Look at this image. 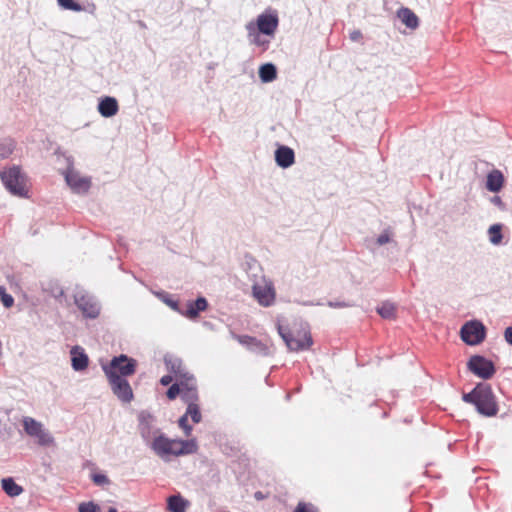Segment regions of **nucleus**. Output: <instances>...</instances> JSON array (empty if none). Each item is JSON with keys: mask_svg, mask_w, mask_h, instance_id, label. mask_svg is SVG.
I'll return each instance as SVG.
<instances>
[{"mask_svg": "<svg viewBox=\"0 0 512 512\" xmlns=\"http://www.w3.org/2000/svg\"><path fill=\"white\" fill-rule=\"evenodd\" d=\"M294 512H319L318 508L312 503L299 502Z\"/></svg>", "mask_w": 512, "mask_h": 512, "instance_id": "34", "label": "nucleus"}, {"mask_svg": "<svg viewBox=\"0 0 512 512\" xmlns=\"http://www.w3.org/2000/svg\"><path fill=\"white\" fill-rule=\"evenodd\" d=\"M92 480L96 485H105L109 483V479L104 474H94Z\"/></svg>", "mask_w": 512, "mask_h": 512, "instance_id": "38", "label": "nucleus"}, {"mask_svg": "<svg viewBox=\"0 0 512 512\" xmlns=\"http://www.w3.org/2000/svg\"><path fill=\"white\" fill-rule=\"evenodd\" d=\"M1 486L4 492L10 497L19 496L23 492V488L18 485L13 478H4L1 481Z\"/></svg>", "mask_w": 512, "mask_h": 512, "instance_id": "25", "label": "nucleus"}, {"mask_svg": "<svg viewBox=\"0 0 512 512\" xmlns=\"http://www.w3.org/2000/svg\"><path fill=\"white\" fill-rule=\"evenodd\" d=\"M151 448L158 456L165 457L193 454L197 451L198 445L195 439L177 440L159 435L152 441Z\"/></svg>", "mask_w": 512, "mask_h": 512, "instance_id": "2", "label": "nucleus"}, {"mask_svg": "<svg viewBox=\"0 0 512 512\" xmlns=\"http://www.w3.org/2000/svg\"><path fill=\"white\" fill-rule=\"evenodd\" d=\"M119 111L118 101L114 97L105 96L99 100L98 112L105 118L115 116Z\"/></svg>", "mask_w": 512, "mask_h": 512, "instance_id": "14", "label": "nucleus"}, {"mask_svg": "<svg viewBox=\"0 0 512 512\" xmlns=\"http://www.w3.org/2000/svg\"><path fill=\"white\" fill-rule=\"evenodd\" d=\"M0 298H1V301H2L3 305L6 308H10V307L13 306L14 299H13V297L10 294L6 293V289L3 286H0Z\"/></svg>", "mask_w": 512, "mask_h": 512, "instance_id": "33", "label": "nucleus"}, {"mask_svg": "<svg viewBox=\"0 0 512 512\" xmlns=\"http://www.w3.org/2000/svg\"><path fill=\"white\" fill-rule=\"evenodd\" d=\"M57 4L61 9L73 12H92L93 10H95V5L93 3L88 4V6L85 7L81 5L77 0H57Z\"/></svg>", "mask_w": 512, "mask_h": 512, "instance_id": "21", "label": "nucleus"}, {"mask_svg": "<svg viewBox=\"0 0 512 512\" xmlns=\"http://www.w3.org/2000/svg\"><path fill=\"white\" fill-rule=\"evenodd\" d=\"M181 388H180V385L177 384V383H174L173 385L170 386V388L167 390V397L168 399L170 400H174L177 396L180 395L181 393Z\"/></svg>", "mask_w": 512, "mask_h": 512, "instance_id": "37", "label": "nucleus"}, {"mask_svg": "<svg viewBox=\"0 0 512 512\" xmlns=\"http://www.w3.org/2000/svg\"><path fill=\"white\" fill-rule=\"evenodd\" d=\"M277 330L290 351L308 349L312 345L311 335L305 329L288 330L278 324Z\"/></svg>", "mask_w": 512, "mask_h": 512, "instance_id": "6", "label": "nucleus"}, {"mask_svg": "<svg viewBox=\"0 0 512 512\" xmlns=\"http://www.w3.org/2000/svg\"><path fill=\"white\" fill-rule=\"evenodd\" d=\"M254 298L264 307L272 305L275 301V290L268 282L255 283L252 287Z\"/></svg>", "mask_w": 512, "mask_h": 512, "instance_id": "12", "label": "nucleus"}, {"mask_svg": "<svg viewBox=\"0 0 512 512\" xmlns=\"http://www.w3.org/2000/svg\"><path fill=\"white\" fill-rule=\"evenodd\" d=\"M349 37L353 42H358L362 39V33L360 30H353L350 32Z\"/></svg>", "mask_w": 512, "mask_h": 512, "instance_id": "39", "label": "nucleus"}, {"mask_svg": "<svg viewBox=\"0 0 512 512\" xmlns=\"http://www.w3.org/2000/svg\"><path fill=\"white\" fill-rule=\"evenodd\" d=\"M245 29L247 31V37L249 39V42L253 45H256L258 47L263 48L264 50L267 49L270 41L268 39H265L262 35V33L258 32L254 28V22L250 21L245 25Z\"/></svg>", "mask_w": 512, "mask_h": 512, "instance_id": "16", "label": "nucleus"}, {"mask_svg": "<svg viewBox=\"0 0 512 512\" xmlns=\"http://www.w3.org/2000/svg\"><path fill=\"white\" fill-rule=\"evenodd\" d=\"M207 307V300L204 297H199L195 301L188 302L186 304V309L182 312V314L190 319H194L199 315L200 312L205 311Z\"/></svg>", "mask_w": 512, "mask_h": 512, "instance_id": "17", "label": "nucleus"}, {"mask_svg": "<svg viewBox=\"0 0 512 512\" xmlns=\"http://www.w3.org/2000/svg\"><path fill=\"white\" fill-rule=\"evenodd\" d=\"M167 505L170 512H185L189 503L180 495H173L168 498Z\"/></svg>", "mask_w": 512, "mask_h": 512, "instance_id": "24", "label": "nucleus"}, {"mask_svg": "<svg viewBox=\"0 0 512 512\" xmlns=\"http://www.w3.org/2000/svg\"><path fill=\"white\" fill-rule=\"evenodd\" d=\"M15 149V141L12 138H0V159L9 157Z\"/></svg>", "mask_w": 512, "mask_h": 512, "instance_id": "27", "label": "nucleus"}, {"mask_svg": "<svg viewBox=\"0 0 512 512\" xmlns=\"http://www.w3.org/2000/svg\"><path fill=\"white\" fill-rule=\"evenodd\" d=\"M180 396L188 405H190V403H197V401H198L197 387L181 390Z\"/></svg>", "mask_w": 512, "mask_h": 512, "instance_id": "29", "label": "nucleus"}, {"mask_svg": "<svg viewBox=\"0 0 512 512\" xmlns=\"http://www.w3.org/2000/svg\"><path fill=\"white\" fill-rule=\"evenodd\" d=\"M461 339L468 345H478L486 335V329L481 322L470 321L461 328Z\"/></svg>", "mask_w": 512, "mask_h": 512, "instance_id": "9", "label": "nucleus"}, {"mask_svg": "<svg viewBox=\"0 0 512 512\" xmlns=\"http://www.w3.org/2000/svg\"><path fill=\"white\" fill-rule=\"evenodd\" d=\"M72 355V367L76 371H81L88 366V356L79 347H73L71 349Z\"/></svg>", "mask_w": 512, "mask_h": 512, "instance_id": "20", "label": "nucleus"}, {"mask_svg": "<svg viewBox=\"0 0 512 512\" xmlns=\"http://www.w3.org/2000/svg\"><path fill=\"white\" fill-rule=\"evenodd\" d=\"M25 432L36 439L40 446H51L54 444V438L47 432L43 425L32 417H24L22 420Z\"/></svg>", "mask_w": 512, "mask_h": 512, "instance_id": "7", "label": "nucleus"}, {"mask_svg": "<svg viewBox=\"0 0 512 512\" xmlns=\"http://www.w3.org/2000/svg\"><path fill=\"white\" fill-rule=\"evenodd\" d=\"M187 417L190 416L194 423H199L202 419L201 412L197 403H190L187 406L186 413Z\"/></svg>", "mask_w": 512, "mask_h": 512, "instance_id": "31", "label": "nucleus"}, {"mask_svg": "<svg viewBox=\"0 0 512 512\" xmlns=\"http://www.w3.org/2000/svg\"><path fill=\"white\" fill-rule=\"evenodd\" d=\"M467 367L474 375L485 380L491 379L496 372L493 362L480 355L472 356Z\"/></svg>", "mask_w": 512, "mask_h": 512, "instance_id": "8", "label": "nucleus"}, {"mask_svg": "<svg viewBox=\"0 0 512 512\" xmlns=\"http://www.w3.org/2000/svg\"><path fill=\"white\" fill-rule=\"evenodd\" d=\"M255 497H256L257 499H262V498H263V496H262L261 492H257V493H255Z\"/></svg>", "mask_w": 512, "mask_h": 512, "instance_id": "43", "label": "nucleus"}, {"mask_svg": "<svg viewBox=\"0 0 512 512\" xmlns=\"http://www.w3.org/2000/svg\"><path fill=\"white\" fill-rule=\"evenodd\" d=\"M377 312L386 319H391L395 317L396 308L391 303H383L381 306L377 308Z\"/></svg>", "mask_w": 512, "mask_h": 512, "instance_id": "30", "label": "nucleus"}, {"mask_svg": "<svg viewBox=\"0 0 512 512\" xmlns=\"http://www.w3.org/2000/svg\"><path fill=\"white\" fill-rule=\"evenodd\" d=\"M504 184V176L501 171L494 169L487 175L486 188L490 192H499Z\"/></svg>", "mask_w": 512, "mask_h": 512, "instance_id": "19", "label": "nucleus"}, {"mask_svg": "<svg viewBox=\"0 0 512 512\" xmlns=\"http://www.w3.org/2000/svg\"><path fill=\"white\" fill-rule=\"evenodd\" d=\"M173 379H175L172 375H164L161 379H160V383L163 385V386H167L169 385Z\"/></svg>", "mask_w": 512, "mask_h": 512, "instance_id": "41", "label": "nucleus"}, {"mask_svg": "<svg viewBox=\"0 0 512 512\" xmlns=\"http://www.w3.org/2000/svg\"><path fill=\"white\" fill-rule=\"evenodd\" d=\"M165 366L166 369L173 374L175 380L181 378L183 374L189 373L187 368L184 366L183 362L178 358L166 357Z\"/></svg>", "mask_w": 512, "mask_h": 512, "instance_id": "18", "label": "nucleus"}, {"mask_svg": "<svg viewBox=\"0 0 512 512\" xmlns=\"http://www.w3.org/2000/svg\"><path fill=\"white\" fill-rule=\"evenodd\" d=\"M57 155L62 157L66 163V169L62 174L69 188L73 193L86 194L92 185L91 177L82 175L74 168V159L71 155L60 152H57Z\"/></svg>", "mask_w": 512, "mask_h": 512, "instance_id": "3", "label": "nucleus"}, {"mask_svg": "<svg viewBox=\"0 0 512 512\" xmlns=\"http://www.w3.org/2000/svg\"><path fill=\"white\" fill-rule=\"evenodd\" d=\"M398 18L410 29H416L419 25V20L416 14L409 8H401L397 12Z\"/></svg>", "mask_w": 512, "mask_h": 512, "instance_id": "22", "label": "nucleus"}, {"mask_svg": "<svg viewBox=\"0 0 512 512\" xmlns=\"http://www.w3.org/2000/svg\"><path fill=\"white\" fill-rule=\"evenodd\" d=\"M234 338L249 351L261 356H268L272 352V342L262 341L249 335H235Z\"/></svg>", "mask_w": 512, "mask_h": 512, "instance_id": "10", "label": "nucleus"}, {"mask_svg": "<svg viewBox=\"0 0 512 512\" xmlns=\"http://www.w3.org/2000/svg\"><path fill=\"white\" fill-rule=\"evenodd\" d=\"M136 367V361L126 356L125 361H119L117 366L113 368L115 374L120 377L130 376L134 374Z\"/></svg>", "mask_w": 512, "mask_h": 512, "instance_id": "23", "label": "nucleus"}, {"mask_svg": "<svg viewBox=\"0 0 512 512\" xmlns=\"http://www.w3.org/2000/svg\"><path fill=\"white\" fill-rule=\"evenodd\" d=\"M259 77H260L261 81L264 83H269V82L274 81L277 77L276 67L271 63L262 65L259 68Z\"/></svg>", "mask_w": 512, "mask_h": 512, "instance_id": "26", "label": "nucleus"}, {"mask_svg": "<svg viewBox=\"0 0 512 512\" xmlns=\"http://www.w3.org/2000/svg\"><path fill=\"white\" fill-rule=\"evenodd\" d=\"M126 355H120L118 357H114L108 366H104L103 369L105 371L106 376L109 379V382L112 386V390L114 394L123 402H130L133 398L132 389L127 380L120 377L118 374H115L113 368L117 366L119 361H125Z\"/></svg>", "mask_w": 512, "mask_h": 512, "instance_id": "4", "label": "nucleus"}, {"mask_svg": "<svg viewBox=\"0 0 512 512\" xmlns=\"http://www.w3.org/2000/svg\"><path fill=\"white\" fill-rule=\"evenodd\" d=\"M462 399L466 403L473 404L484 416L493 417L498 413L495 395L488 384H477L471 392L463 394Z\"/></svg>", "mask_w": 512, "mask_h": 512, "instance_id": "1", "label": "nucleus"}, {"mask_svg": "<svg viewBox=\"0 0 512 512\" xmlns=\"http://www.w3.org/2000/svg\"><path fill=\"white\" fill-rule=\"evenodd\" d=\"M493 201H494L495 203H499V202H500V198H499V197H494Z\"/></svg>", "mask_w": 512, "mask_h": 512, "instance_id": "45", "label": "nucleus"}, {"mask_svg": "<svg viewBox=\"0 0 512 512\" xmlns=\"http://www.w3.org/2000/svg\"><path fill=\"white\" fill-rule=\"evenodd\" d=\"M77 307L89 318H96L99 315V306L92 298L86 295H79L75 298Z\"/></svg>", "mask_w": 512, "mask_h": 512, "instance_id": "13", "label": "nucleus"}, {"mask_svg": "<svg viewBox=\"0 0 512 512\" xmlns=\"http://www.w3.org/2000/svg\"><path fill=\"white\" fill-rule=\"evenodd\" d=\"M501 227L502 226H490V228L488 230L490 241L493 244H499L501 242V239H502Z\"/></svg>", "mask_w": 512, "mask_h": 512, "instance_id": "32", "label": "nucleus"}, {"mask_svg": "<svg viewBox=\"0 0 512 512\" xmlns=\"http://www.w3.org/2000/svg\"><path fill=\"white\" fill-rule=\"evenodd\" d=\"M179 426L183 429L185 436H190L192 433V426L188 424V417L187 414H184L182 417H180L178 421Z\"/></svg>", "mask_w": 512, "mask_h": 512, "instance_id": "36", "label": "nucleus"}, {"mask_svg": "<svg viewBox=\"0 0 512 512\" xmlns=\"http://www.w3.org/2000/svg\"><path fill=\"white\" fill-rule=\"evenodd\" d=\"M79 512H100V507L93 502H83L79 504Z\"/></svg>", "mask_w": 512, "mask_h": 512, "instance_id": "35", "label": "nucleus"}, {"mask_svg": "<svg viewBox=\"0 0 512 512\" xmlns=\"http://www.w3.org/2000/svg\"><path fill=\"white\" fill-rule=\"evenodd\" d=\"M177 384L180 385V388L183 389H189V388H195L197 387L196 379L192 373L183 374V376L176 380Z\"/></svg>", "mask_w": 512, "mask_h": 512, "instance_id": "28", "label": "nucleus"}, {"mask_svg": "<svg viewBox=\"0 0 512 512\" xmlns=\"http://www.w3.org/2000/svg\"><path fill=\"white\" fill-rule=\"evenodd\" d=\"M389 242V235L387 233H384L382 235H380L377 239V243L379 245H383L385 243Z\"/></svg>", "mask_w": 512, "mask_h": 512, "instance_id": "42", "label": "nucleus"}, {"mask_svg": "<svg viewBox=\"0 0 512 512\" xmlns=\"http://www.w3.org/2000/svg\"><path fill=\"white\" fill-rule=\"evenodd\" d=\"M275 161L281 168H288L295 162L294 151L288 146H279L275 151Z\"/></svg>", "mask_w": 512, "mask_h": 512, "instance_id": "15", "label": "nucleus"}, {"mask_svg": "<svg viewBox=\"0 0 512 512\" xmlns=\"http://www.w3.org/2000/svg\"><path fill=\"white\" fill-rule=\"evenodd\" d=\"M504 338L506 342L512 345V327H507L504 332Z\"/></svg>", "mask_w": 512, "mask_h": 512, "instance_id": "40", "label": "nucleus"}, {"mask_svg": "<svg viewBox=\"0 0 512 512\" xmlns=\"http://www.w3.org/2000/svg\"><path fill=\"white\" fill-rule=\"evenodd\" d=\"M1 180L5 188L18 197L28 196V183L26 175L19 167L13 166L1 172Z\"/></svg>", "mask_w": 512, "mask_h": 512, "instance_id": "5", "label": "nucleus"}, {"mask_svg": "<svg viewBox=\"0 0 512 512\" xmlns=\"http://www.w3.org/2000/svg\"><path fill=\"white\" fill-rule=\"evenodd\" d=\"M108 512H118V511L116 508L111 507V508H109Z\"/></svg>", "mask_w": 512, "mask_h": 512, "instance_id": "44", "label": "nucleus"}, {"mask_svg": "<svg viewBox=\"0 0 512 512\" xmlns=\"http://www.w3.org/2000/svg\"><path fill=\"white\" fill-rule=\"evenodd\" d=\"M254 22V28L256 31L262 33L265 36L274 37L278 27V16L273 12H265L258 15Z\"/></svg>", "mask_w": 512, "mask_h": 512, "instance_id": "11", "label": "nucleus"}]
</instances>
